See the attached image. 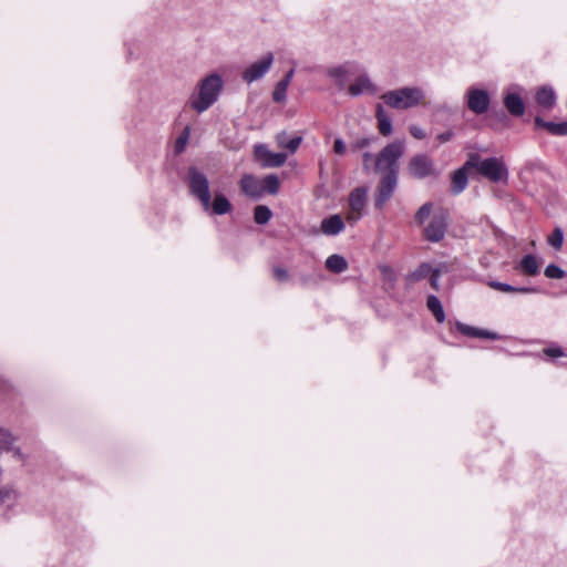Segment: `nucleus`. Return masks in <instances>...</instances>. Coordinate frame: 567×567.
<instances>
[{
	"label": "nucleus",
	"instance_id": "f257e3e1",
	"mask_svg": "<svg viewBox=\"0 0 567 567\" xmlns=\"http://www.w3.org/2000/svg\"><path fill=\"white\" fill-rule=\"evenodd\" d=\"M188 175L190 192L199 199L205 210L212 208L213 213L217 215H224L230 212L231 205L224 195L217 194L214 202H212L209 183L203 173L198 172L196 168H190Z\"/></svg>",
	"mask_w": 567,
	"mask_h": 567
},
{
	"label": "nucleus",
	"instance_id": "f03ea898",
	"mask_svg": "<svg viewBox=\"0 0 567 567\" xmlns=\"http://www.w3.org/2000/svg\"><path fill=\"white\" fill-rule=\"evenodd\" d=\"M424 92L416 86H404L391 90L381 95L383 102L391 109L408 110L424 102Z\"/></svg>",
	"mask_w": 567,
	"mask_h": 567
},
{
	"label": "nucleus",
	"instance_id": "7ed1b4c3",
	"mask_svg": "<svg viewBox=\"0 0 567 567\" xmlns=\"http://www.w3.org/2000/svg\"><path fill=\"white\" fill-rule=\"evenodd\" d=\"M223 81L219 75L210 74L206 76L198 84V93L189 100L192 109L198 113L206 111L216 102Z\"/></svg>",
	"mask_w": 567,
	"mask_h": 567
},
{
	"label": "nucleus",
	"instance_id": "20e7f679",
	"mask_svg": "<svg viewBox=\"0 0 567 567\" xmlns=\"http://www.w3.org/2000/svg\"><path fill=\"white\" fill-rule=\"evenodd\" d=\"M465 167L475 168L481 175L494 183L507 179V169L501 158L489 157L482 159L478 155L472 154L465 163Z\"/></svg>",
	"mask_w": 567,
	"mask_h": 567
},
{
	"label": "nucleus",
	"instance_id": "39448f33",
	"mask_svg": "<svg viewBox=\"0 0 567 567\" xmlns=\"http://www.w3.org/2000/svg\"><path fill=\"white\" fill-rule=\"evenodd\" d=\"M404 153L403 142H393L386 145L378 155L375 161L377 171L386 174L398 175V161Z\"/></svg>",
	"mask_w": 567,
	"mask_h": 567
},
{
	"label": "nucleus",
	"instance_id": "423d86ee",
	"mask_svg": "<svg viewBox=\"0 0 567 567\" xmlns=\"http://www.w3.org/2000/svg\"><path fill=\"white\" fill-rule=\"evenodd\" d=\"M368 189L364 187L354 188L349 196V208L346 215V220L353 225L363 215L367 204Z\"/></svg>",
	"mask_w": 567,
	"mask_h": 567
},
{
	"label": "nucleus",
	"instance_id": "0eeeda50",
	"mask_svg": "<svg viewBox=\"0 0 567 567\" xmlns=\"http://www.w3.org/2000/svg\"><path fill=\"white\" fill-rule=\"evenodd\" d=\"M489 102V95L485 90L470 87L466 92V105L470 111L477 115L484 114L488 110Z\"/></svg>",
	"mask_w": 567,
	"mask_h": 567
},
{
	"label": "nucleus",
	"instance_id": "6e6552de",
	"mask_svg": "<svg viewBox=\"0 0 567 567\" xmlns=\"http://www.w3.org/2000/svg\"><path fill=\"white\" fill-rule=\"evenodd\" d=\"M398 175L392 173L383 174L377 194H375V206L382 208L384 204L391 198L394 188L396 186Z\"/></svg>",
	"mask_w": 567,
	"mask_h": 567
},
{
	"label": "nucleus",
	"instance_id": "1a4fd4ad",
	"mask_svg": "<svg viewBox=\"0 0 567 567\" xmlns=\"http://www.w3.org/2000/svg\"><path fill=\"white\" fill-rule=\"evenodd\" d=\"M274 62L272 53H267L261 60L252 63L250 66L246 69L243 73V79L247 83H251L260 78H262L271 68Z\"/></svg>",
	"mask_w": 567,
	"mask_h": 567
},
{
	"label": "nucleus",
	"instance_id": "9d476101",
	"mask_svg": "<svg viewBox=\"0 0 567 567\" xmlns=\"http://www.w3.org/2000/svg\"><path fill=\"white\" fill-rule=\"evenodd\" d=\"M255 157L261 162L265 167H280L285 164L287 155L284 153H274L266 145L255 146Z\"/></svg>",
	"mask_w": 567,
	"mask_h": 567
},
{
	"label": "nucleus",
	"instance_id": "9b49d317",
	"mask_svg": "<svg viewBox=\"0 0 567 567\" xmlns=\"http://www.w3.org/2000/svg\"><path fill=\"white\" fill-rule=\"evenodd\" d=\"M409 172L413 177L424 178L433 174V165L429 157L416 155L409 163Z\"/></svg>",
	"mask_w": 567,
	"mask_h": 567
},
{
	"label": "nucleus",
	"instance_id": "f8f14e48",
	"mask_svg": "<svg viewBox=\"0 0 567 567\" xmlns=\"http://www.w3.org/2000/svg\"><path fill=\"white\" fill-rule=\"evenodd\" d=\"M445 229L446 220L444 214H436L425 227L424 235L430 241H440L444 237Z\"/></svg>",
	"mask_w": 567,
	"mask_h": 567
},
{
	"label": "nucleus",
	"instance_id": "ddd939ff",
	"mask_svg": "<svg viewBox=\"0 0 567 567\" xmlns=\"http://www.w3.org/2000/svg\"><path fill=\"white\" fill-rule=\"evenodd\" d=\"M534 128L543 130L549 135L566 136L567 120L563 122L546 121L540 116H534Z\"/></svg>",
	"mask_w": 567,
	"mask_h": 567
},
{
	"label": "nucleus",
	"instance_id": "4468645a",
	"mask_svg": "<svg viewBox=\"0 0 567 567\" xmlns=\"http://www.w3.org/2000/svg\"><path fill=\"white\" fill-rule=\"evenodd\" d=\"M240 189L247 196L258 198L264 194L262 181L254 175L246 174L240 179Z\"/></svg>",
	"mask_w": 567,
	"mask_h": 567
},
{
	"label": "nucleus",
	"instance_id": "2eb2a0df",
	"mask_svg": "<svg viewBox=\"0 0 567 567\" xmlns=\"http://www.w3.org/2000/svg\"><path fill=\"white\" fill-rule=\"evenodd\" d=\"M535 100L539 107L544 110H551L556 103V94L551 86L543 85L537 89Z\"/></svg>",
	"mask_w": 567,
	"mask_h": 567
},
{
	"label": "nucleus",
	"instance_id": "dca6fc26",
	"mask_svg": "<svg viewBox=\"0 0 567 567\" xmlns=\"http://www.w3.org/2000/svg\"><path fill=\"white\" fill-rule=\"evenodd\" d=\"M344 229V221L338 214L324 218L321 221V231L328 236L340 234Z\"/></svg>",
	"mask_w": 567,
	"mask_h": 567
},
{
	"label": "nucleus",
	"instance_id": "f3484780",
	"mask_svg": "<svg viewBox=\"0 0 567 567\" xmlns=\"http://www.w3.org/2000/svg\"><path fill=\"white\" fill-rule=\"evenodd\" d=\"M504 104L512 115L519 116L524 113V103L516 92H507L504 97Z\"/></svg>",
	"mask_w": 567,
	"mask_h": 567
},
{
	"label": "nucleus",
	"instance_id": "a211bd4d",
	"mask_svg": "<svg viewBox=\"0 0 567 567\" xmlns=\"http://www.w3.org/2000/svg\"><path fill=\"white\" fill-rule=\"evenodd\" d=\"M374 85L368 78V75H360L354 83L348 87V92L352 96H358L365 92H374Z\"/></svg>",
	"mask_w": 567,
	"mask_h": 567
},
{
	"label": "nucleus",
	"instance_id": "6ab92c4d",
	"mask_svg": "<svg viewBox=\"0 0 567 567\" xmlns=\"http://www.w3.org/2000/svg\"><path fill=\"white\" fill-rule=\"evenodd\" d=\"M375 116L380 133L384 136L390 135L392 133V123L381 104L377 105Z\"/></svg>",
	"mask_w": 567,
	"mask_h": 567
},
{
	"label": "nucleus",
	"instance_id": "aec40b11",
	"mask_svg": "<svg viewBox=\"0 0 567 567\" xmlns=\"http://www.w3.org/2000/svg\"><path fill=\"white\" fill-rule=\"evenodd\" d=\"M352 73V68L349 64L332 68L328 71L329 76L332 78L340 87L344 86L347 75Z\"/></svg>",
	"mask_w": 567,
	"mask_h": 567
},
{
	"label": "nucleus",
	"instance_id": "412c9836",
	"mask_svg": "<svg viewBox=\"0 0 567 567\" xmlns=\"http://www.w3.org/2000/svg\"><path fill=\"white\" fill-rule=\"evenodd\" d=\"M276 140L279 147L287 148L291 153H295L298 150L302 141L300 136L288 138L285 132L279 133Z\"/></svg>",
	"mask_w": 567,
	"mask_h": 567
},
{
	"label": "nucleus",
	"instance_id": "4be33fe9",
	"mask_svg": "<svg viewBox=\"0 0 567 567\" xmlns=\"http://www.w3.org/2000/svg\"><path fill=\"white\" fill-rule=\"evenodd\" d=\"M470 168L471 167H465L464 165L463 167L454 172L452 176V188L454 193H461L465 188L467 184L466 171Z\"/></svg>",
	"mask_w": 567,
	"mask_h": 567
},
{
	"label": "nucleus",
	"instance_id": "5701e85b",
	"mask_svg": "<svg viewBox=\"0 0 567 567\" xmlns=\"http://www.w3.org/2000/svg\"><path fill=\"white\" fill-rule=\"evenodd\" d=\"M326 267L332 272L340 274L347 270L348 262L340 255H331L326 260Z\"/></svg>",
	"mask_w": 567,
	"mask_h": 567
},
{
	"label": "nucleus",
	"instance_id": "b1692460",
	"mask_svg": "<svg viewBox=\"0 0 567 567\" xmlns=\"http://www.w3.org/2000/svg\"><path fill=\"white\" fill-rule=\"evenodd\" d=\"M426 306H427L429 310L433 313V316L435 317L437 322H440V323L444 322L445 313H444L442 303L437 297L429 296Z\"/></svg>",
	"mask_w": 567,
	"mask_h": 567
},
{
	"label": "nucleus",
	"instance_id": "393cba45",
	"mask_svg": "<svg viewBox=\"0 0 567 567\" xmlns=\"http://www.w3.org/2000/svg\"><path fill=\"white\" fill-rule=\"evenodd\" d=\"M488 286L495 290L502 291V292H520V293H528L530 289L525 286H513L508 284H503L499 281H489Z\"/></svg>",
	"mask_w": 567,
	"mask_h": 567
},
{
	"label": "nucleus",
	"instance_id": "a878e982",
	"mask_svg": "<svg viewBox=\"0 0 567 567\" xmlns=\"http://www.w3.org/2000/svg\"><path fill=\"white\" fill-rule=\"evenodd\" d=\"M457 330L463 333L464 336H468V337H475V338H494V336L487 331H484V330H480L477 328H474V327H471V326H467V324H463V323H457Z\"/></svg>",
	"mask_w": 567,
	"mask_h": 567
},
{
	"label": "nucleus",
	"instance_id": "bb28decb",
	"mask_svg": "<svg viewBox=\"0 0 567 567\" xmlns=\"http://www.w3.org/2000/svg\"><path fill=\"white\" fill-rule=\"evenodd\" d=\"M279 186H280L279 178L274 174L267 175L262 179L264 193L267 192L269 194L275 195L279 192Z\"/></svg>",
	"mask_w": 567,
	"mask_h": 567
},
{
	"label": "nucleus",
	"instance_id": "cd10ccee",
	"mask_svg": "<svg viewBox=\"0 0 567 567\" xmlns=\"http://www.w3.org/2000/svg\"><path fill=\"white\" fill-rule=\"evenodd\" d=\"M271 210L264 205H259L255 208L254 218L255 221L259 225H265L271 218Z\"/></svg>",
	"mask_w": 567,
	"mask_h": 567
},
{
	"label": "nucleus",
	"instance_id": "c85d7f7f",
	"mask_svg": "<svg viewBox=\"0 0 567 567\" xmlns=\"http://www.w3.org/2000/svg\"><path fill=\"white\" fill-rule=\"evenodd\" d=\"M288 86L287 81L280 80L272 92V100L277 103L285 102Z\"/></svg>",
	"mask_w": 567,
	"mask_h": 567
},
{
	"label": "nucleus",
	"instance_id": "c756f323",
	"mask_svg": "<svg viewBox=\"0 0 567 567\" xmlns=\"http://www.w3.org/2000/svg\"><path fill=\"white\" fill-rule=\"evenodd\" d=\"M547 241L556 250H559L564 241L563 230L560 228H555L553 233L548 236Z\"/></svg>",
	"mask_w": 567,
	"mask_h": 567
},
{
	"label": "nucleus",
	"instance_id": "7c9ffc66",
	"mask_svg": "<svg viewBox=\"0 0 567 567\" xmlns=\"http://www.w3.org/2000/svg\"><path fill=\"white\" fill-rule=\"evenodd\" d=\"M515 270L518 274L530 276L532 275V255H526L522 261L516 266Z\"/></svg>",
	"mask_w": 567,
	"mask_h": 567
},
{
	"label": "nucleus",
	"instance_id": "2f4dec72",
	"mask_svg": "<svg viewBox=\"0 0 567 567\" xmlns=\"http://www.w3.org/2000/svg\"><path fill=\"white\" fill-rule=\"evenodd\" d=\"M17 498V493L10 488L0 489V504L10 507Z\"/></svg>",
	"mask_w": 567,
	"mask_h": 567
},
{
	"label": "nucleus",
	"instance_id": "473e14b6",
	"mask_svg": "<svg viewBox=\"0 0 567 567\" xmlns=\"http://www.w3.org/2000/svg\"><path fill=\"white\" fill-rule=\"evenodd\" d=\"M545 276L550 279H561L566 276L565 270H563L560 267L550 264L545 268L544 271Z\"/></svg>",
	"mask_w": 567,
	"mask_h": 567
},
{
	"label": "nucleus",
	"instance_id": "72a5a7b5",
	"mask_svg": "<svg viewBox=\"0 0 567 567\" xmlns=\"http://www.w3.org/2000/svg\"><path fill=\"white\" fill-rule=\"evenodd\" d=\"M542 355H545L547 358H560V357H564L566 355L563 348L559 347V346H550V347H547L543 350L542 353L538 354L539 358H542Z\"/></svg>",
	"mask_w": 567,
	"mask_h": 567
},
{
	"label": "nucleus",
	"instance_id": "f704fd0d",
	"mask_svg": "<svg viewBox=\"0 0 567 567\" xmlns=\"http://www.w3.org/2000/svg\"><path fill=\"white\" fill-rule=\"evenodd\" d=\"M189 136H190V128L188 126H186L176 141L175 148H176L177 153H181L182 151H184Z\"/></svg>",
	"mask_w": 567,
	"mask_h": 567
},
{
	"label": "nucleus",
	"instance_id": "c9c22d12",
	"mask_svg": "<svg viewBox=\"0 0 567 567\" xmlns=\"http://www.w3.org/2000/svg\"><path fill=\"white\" fill-rule=\"evenodd\" d=\"M431 212H432V204H430V203L424 204L423 206L420 207V209L415 214V220L419 224H423L425 221V219L430 216Z\"/></svg>",
	"mask_w": 567,
	"mask_h": 567
},
{
	"label": "nucleus",
	"instance_id": "e433bc0d",
	"mask_svg": "<svg viewBox=\"0 0 567 567\" xmlns=\"http://www.w3.org/2000/svg\"><path fill=\"white\" fill-rule=\"evenodd\" d=\"M433 271L432 267L429 264H422L414 272L413 277L416 280L425 278L427 275H431Z\"/></svg>",
	"mask_w": 567,
	"mask_h": 567
},
{
	"label": "nucleus",
	"instance_id": "4c0bfd02",
	"mask_svg": "<svg viewBox=\"0 0 567 567\" xmlns=\"http://www.w3.org/2000/svg\"><path fill=\"white\" fill-rule=\"evenodd\" d=\"M272 274L276 280L278 281H286L289 278L287 269L282 267H275L272 269Z\"/></svg>",
	"mask_w": 567,
	"mask_h": 567
},
{
	"label": "nucleus",
	"instance_id": "58836bf2",
	"mask_svg": "<svg viewBox=\"0 0 567 567\" xmlns=\"http://www.w3.org/2000/svg\"><path fill=\"white\" fill-rule=\"evenodd\" d=\"M12 443L11 435L2 430H0V449H9Z\"/></svg>",
	"mask_w": 567,
	"mask_h": 567
},
{
	"label": "nucleus",
	"instance_id": "ea45409f",
	"mask_svg": "<svg viewBox=\"0 0 567 567\" xmlns=\"http://www.w3.org/2000/svg\"><path fill=\"white\" fill-rule=\"evenodd\" d=\"M410 133L414 138L417 140H423L426 136L424 130L417 125H411Z\"/></svg>",
	"mask_w": 567,
	"mask_h": 567
},
{
	"label": "nucleus",
	"instance_id": "a19ab883",
	"mask_svg": "<svg viewBox=\"0 0 567 567\" xmlns=\"http://www.w3.org/2000/svg\"><path fill=\"white\" fill-rule=\"evenodd\" d=\"M346 144L341 138H337L333 143V152L338 155H343L346 153Z\"/></svg>",
	"mask_w": 567,
	"mask_h": 567
},
{
	"label": "nucleus",
	"instance_id": "79ce46f5",
	"mask_svg": "<svg viewBox=\"0 0 567 567\" xmlns=\"http://www.w3.org/2000/svg\"><path fill=\"white\" fill-rule=\"evenodd\" d=\"M371 143V140L370 138H361V140H358L355 141L352 145H351V150L353 151H359V150H362L367 146H369Z\"/></svg>",
	"mask_w": 567,
	"mask_h": 567
},
{
	"label": "nucleus",
	"instance_id": "37998d69",
	"mask_svg": "<svg viewBox=\"0 0 567 567\" xmlns=\"http://www.w3.org/2000/svg\"><path fill=\"white\" fill-rule=\"evenodd\" d=\"M439 278H440L439 269H433V271L431 274V278H430V284H431L432 288L435 290L439 289Z\"/></svg>",
	"mask_w": 567,
	"mask_h": 567
},
{
	"label": "nucleus",
	"instance_id": "c03bdc74",
	"mask_svg": "<svg viewBox=\"0 0 567 567\" xmlns=\"http://www.w3.org/2000/svg\"><path fill=\"white\" fill-rule=\"evenodd\" d=\"M453 137V133L451 131H446L437 135V140L440 143L449 142Z\"/></svg>",
	"mask_w": 567,
	"mask_h": 567
},
{
	"label": "nucleus",
	"instance_id": "a18cd8bd",
	"mask_svg": "<svg viewBox=\"0 0 567 567\" xmlns=\"http://www.w3.org/2000/svg\"><path fill=\"white\" fill-rule=\"evenodd\" d=\"M295 74V69L292 68L286 75L285 78L282 79V81H287V84H290L291 82V79Z\"/></svg>",
	"mask_w": 567,
	"mask_h": 567
},
{
	"label": "nucleus",
	"instance_id": "49530a36",
	"mask_svg": "<svg viewBox=\"0 0 567 567\" xmlns=\"http://www.w3.org/2000/svg\"><path fill=\"white\" fill-rule=\"evenodd\" d=\"M538 267H539V265H538L536 258L534 257V269H533L534 275H536L538 272Z\"/></svg>",
	"mask_w": 567,
	"mask_h": 567
},
{
	"label": "nucleus",
	"instance_id": "de8ad7c7",
	"mask_svg": "<svg viewBox=\"0 0 567 567\" xmlns=\"http://www.w3.org/2000/svg\"><path fill=\"white\" fill-rule=\"evenodd\" d=\"M363 158H364V162H368L372 158V155L370 153H364Z\"/></svg>",
	"mask_w": 567,
	"mask_h": 567
}]
</instances>
